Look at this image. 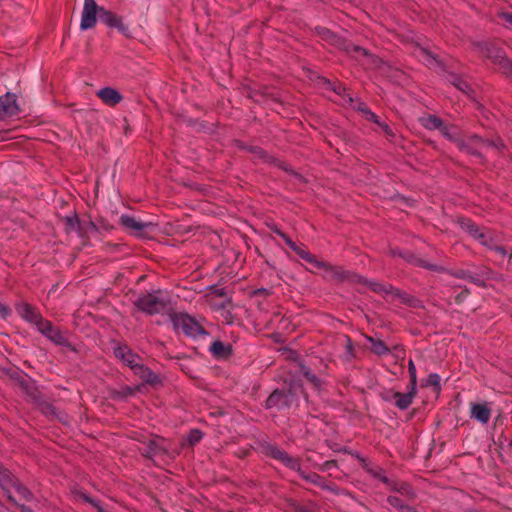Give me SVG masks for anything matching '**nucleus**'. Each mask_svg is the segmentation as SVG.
<instances>
[{"label": "nucleus", "mask_w": 512, "mask_h": 512, "mask_svg": "<svg viewBox=\"0 0 512 512\" xmlns=\"http://www.w3.org/2000/svg\"><path fill=\"white\" fill-rule=\"evenodd\" d=\"M97 15L106 26L116 28L121 34L129 37L128 26L123 23L122 17L104 7L98 6L95 0H84L80 23L81 30L94 28L97 23Z\"/></svg>", "instance_id": "nucleus-1"}, {"label": "nucleus", "mask_w": 512, "mask_h": 512, "mask_svg": "<svg viewBox=\"0 0 512 512\" xmlns=\"http://www.w3.org/2000/svg\"><path fill=\"white\" fill-rule=\"evenodd\" d=\"M457 147L459 150L477 156L483 161L484 156L480 152L481 147H491L501 152L505 145L500 137L484 139L477 134H473L466 138H461L458 141Z\"/></svg>", "instance_id": "nucleus-2"}, {"label": "nucleus", "mask_w": 512, "mask_h": 512, "mask_svg": "<svg viewBox=\"0 0 512 512\" xmlns=\"http://www.w3.org/2000/svg\"><path fill=\"white\" fill-rule=\"evenodd\" d=\"M169 305V299L163 296L161 290L144 293L134 301V306L147 315H157L165 312Z\"/></svg>", "instance_id": "nucleus-3"}, {"label": "nucleus", "mask_w": 512, "mask_h": 512, "mask_svg": "<svg viewBox=\"0 0 512 512\" xmlns=\"http://www.w3.org/2000/svg\"><path fill=\"white\" fill-rule=\"evenodd\" d=\"M170 320L175 330H181L188 337L197 338L208 334L204 326L188 313H171Z\"/></svg>", "instance_id": "nucleus-4"}, {"label": "nucleus", "mask_w": 512, "mask_h": 512, "mask_svg": "<svg viewBox=\"0 0 512 512\" xmlns=\"http://www.w3.org/2000/svg\"><path fill=\"white\" fill-rule=\"evenodd\" d=\"M316 268L323 269L327 273V278L335 283H350L364 282L365 277L355 272L344 269L342 266H335L325 261H319Z\"/></svg>", "instance_id": "nucleus-5"}, {"label": "nucleus", "mask_w": 512, "mask_h": 512, "mask_svg": "<svg viewBox=\"0 0 512 512\" xmlns=\"http://www.w3.org/2000/svg\"><path fill=\"white\" fill-rule=\"evenodd\" d=\"M260 449L265 456L281 462L289 469L300 471V460L290 456L286 451L280 449L277 445L270 442H262L260 443Z\"/></svg>", "instance_id": "nucleus-6"}, {"label": "nucleus", "mask_w": 512, "mask_h": 512, "mask_svg": "<svg viewBox=\"0 0 512 512\" xmlns=\"http://www.w3.org/2000/svg\"><path fill=\"white\" fill-rule=\"evenodd\" d=\"M459 224L463 230H465L472 238L477 240L481 245L492 249V243L494 238L492 233L486 228L479 227L472 220L467 218H461Z\"/></svg>", "instance_id": "nucleus-7"}, {"label": "nucleus", "mask_w": 512, "mask_h": 512, "mask_svg": "<svg viewBox=\"0 0 512 512\" xmlns=\"http://www.w3.org/2000/svg\"><path fill=\"white\" fill-rule=\"evenodd\" d=\"M37 330L55 345L74 350L65 333L59 327L54 326L51 321L45 319Z\"/></svg>", "instance_id": "nucleus-8"}, {"label": "nucleus", "mask_w": 512, "mask_h": 512, "mask_svg": "<svg viewBox=\"0 0 512 512\" xmlns=\"http://www.w3.org/2000/svg\"><path fill=\"white\" fill-rule=\"evenodd\" d=\"M474 47L482 57L489 59L495 66L507 56L504 49L492 41L476 42Z\"/></svg>", "instance_id": "nucleus-9"}, {"label": "nucleus", "mask_w": 512, "mask_h": 512, "mask_svg": "<svg viewBox=\"0 0 512 512\" xmlns=\"http://www.w3.org/2000/svg\"><path fill=\"white\" fill-rule=\"evenodd\" d=\"M20 113L17 97L14 93L7 92L0 96V120H6Z\"/></svg>", "instance_id": "nucleus-10"}, {"label": "nucleus", "mask_w": 512, "mask_h": 512, "mask_svg": "<svg viewBox=\"0 0 512 512\" xmlns=\"http://www.w3.org/2000/svg\"><path fill=\"white\" fill-rule=\"evenodd\" d=\"M211 291L206 295L209 305L215 310L227 309L232 304V299L227 295L225 288H210Z\"/></svg>", "instance_id": "nucleus-11"}, {"label": "nucleus", "mask_w": 512, "mask_h": 512, "mask_svg": "<svg viewBox=\"0 0 512 512\" xmlns=\"http://www.w3.org/2000/svg\"><path fill=\"white\" fill-rule=\"evenodd\" d=\"M392 254L403 258L407 263L417 266V267H422L427 270L435 271V272H439V273H443L446 271V268H444L443 266L431 264L411 252L402 253L397 250H392Z\"/></svg>", "instance_id": "nucleus-12"}, {"label": "nucleus", "mask_w": 512, "mask_h": 512, "mask_svg": "<svg viewBox=\"0 0 512 512\" xmlns=\"http://www.w3.org/2000/svg\"><path fill=\"white\" fill-rule=\"evenodd\" d=\"M16 311L25 321L35 325L37 329L41 325V322L45 320L36 307L26 302L17 304Z\"/></svg>", "instance_id": "nucleus-13"}, {"label": "nucleus", "mask_w": 512, "mask_h": 512, "mask_svg": "<svg viewBox=\"0 0 512 512\" xmlns=\"http://www.w3.org/2000/svg\"><path fill=\"white\" fill-rule=\"evenodd\" d=\"M114 355L120 359L124 364L133 370L140 363V356L133 352L132 349L126 344H119L114 348Z\"/></svg>", "instance_id": "nucleus-14"}, {"label": "nucleus", "mask_w": 512, "mask_h": 512, "mask_svg": "<svg viewBox=\"0 0 512 512\" xmlns=\"http://www.w3.org/2000/svg\"><path fill=\"white\" fill-rule=\"evenodd\" d=\"M290 395L291 391H285L280 389H275L269 397L265 401V408H281L288 407L290 404Z\"/></svg>", "instance_id": "nucleus-15"}, {"label": "nucleus", "mask_w": 512, "mask_h": 512, "mask_svg": "<svg viewBox=\"0 0 512 512\" xmlns=\"http://www.w3.org/2000/svg\"><path fill=\"white\" fill-rule=\"evenodd\" d=\"M416 394L417 386L413 389L412 386L409 385L407 393L391 392V398L395 400V406L397 408L405 410L412 404Z\"/></svg>", "instance_id": "nucleus-16"}, {"label": "nucleus", "mask_w": 512, "mask_h": 512, "mask_svg": "<svg viewBox=\"0 0 512 512\" xmlns=\"http://www.w3.org/2000/svg\"><path fill=\"white\" fill-rule=\"evenodd\" d=\"M16 477L0 463V487L5 492L7 500L11 504H16V500L11 494V485L15 482Z\"/></svg>", "instance_id": "nucleus-17"}, {"label": "nucleus", "mask_w": 512, "mask_h": 512, "mask_svg": "<svg viewBox=\"0 0 512 512\" xmlns=\"http://www.w3.org/2000/svg\"><path fill=\"white\" fill-rule=\"evenodd\" d=\"M64 221L67 232L77 230L81 237H83L86 231H88L89 229L97 230V226L93 221H89L86 225H82L76 214H74L73 216L65 217Z\"/></svg>", "instance_id": "nucleus-18"}, {"label": "nucleus", "mask_w": 512, "mask_h": 512, "mask_svg": "<svg viewBox=\"0 0 512 512\" xmlns=\"http://www.w3.org/2000/svg\"><path fill=\"white\" fill-rule=\"evenodd\" d=\"M96 95L102 102L110 107H114L123 100V96L119 91L111 87H104L97 91Z\"/></svg>", "instance_id": "nucleus-19"}, {"label": "nucleus", "mask_w": 512, "mask_h": 512, "mask_svg": "<svg viewBox=\"0 0 512 512\" xmlns=\"http://www.w3.org/2000/svg\"><path fill=\"white\" fill-rule=\"evenodd\" d=\"M470 417L472 419H476L482 424H486L491 417V408L488 403H472Z\"/></svg>", "instance_id": "nucleus-20"}, {"label": "nucleus", "mask_w": 512, "mask_h": 512, "mask_svg": "<svg viewBox=\"0 0 512 512\" xmlns=\"http://www.w3.org/2000/svg\"><path fill=\"white\" fill-rule=\"evenodd\" d=\"M297 472L307 482H310V483L320 487L321 489L329 490L333 493H337V487L334 484H328L325 481V479L322 476H320L319 474H317L315 472L306 473V472L302 471L301 469H300V471H297Z\"/></svg>", "instance_id": "nucleus-21"}, {"label": "nucleus", "mask_w": 512, "mask_h": 512, "mask_svg": "<svg viewBox=\"0 0 512 512\" xmlns=\"http://www.w3.org/2000/svg\"><path fill=\"white\" fill-rule=\"evenodd\" d=\"M394 300L399 299L400 302L404 305H407L409 307L417 308L420 306V300L414 297L413 295L406 293L394 286H392L390 295L388 296V299Z\"/></svg>", "instance_id": "nucleus-22"}, {"label": "nucleus", "mask_w": 512, "mask_h": 512, "mask_svg": "<svg viewBox=\"0 0 512 512\" xmlns=\"http://www.w3.org/2000/svg\"><path fill=\"white\" fill-rule=\"evenodd\" d=\"M132 371L146 384L155 385L160 382L158 375L142 363H139Z\"/></svg>", "instance_id": "nucleus-23"}, {"label": "nucleus", "mask_w": 512, "mask_h": 512, "mask_svg": "<svg viewBox=\"0 0 512 512\" xmlns=\"http://www.w3.org/2000/svg\"><path fill=\"white\" fill-rule=\"evenodd\" d=\"M290 249H292L301 259L314 265L316 267L319 260L311 254L305 247L304 244L297 245L291 238L287 239L286 243Z\"/></svg>", "instance_id": "nucleus-24"}, {"label": "nucleus", "mask_w": 512, "mask_h": 512, "mask_svg": "<svg viewBox=\"0 0 512 512\" xmlns=\"http://www.w3.org/2000/svg\"><path fill=\"white\" fill-rule=\"evenodd\" d=\"M356 284L367 286L371 291L380 294L387 300L393 286L385 282L370 281L367 278H365L364 282H356Z\"/></svg>", "instance_id": "nucleus-25"}, {"label": "nucleus", "mask_w": 512, "mask_h": 512, "mask_svg": "<svg viewBox=\"0 0 512 512\" xmlns=\"http://www.w3.org/2000/svg\"><path fill=\"white\" fill-rule=\"evenodd\" d=\"M210 352L216 359H228L232 355V346L216 340L212 342Z\"/></svg>", "instance_id": "nucleus-26"}, {"label": "nucleus", "mask_w": 512, "mask_h": 512, "mask_svg": "<svg viewBox=\"0 0 512 512\" xmlns=\"http://www.w3.org/2000/svg\"><path fill=\"white\" fill-rule=\"evenodd\" d=\"M360 462L362 468L373 478L379 479L382 483L386 485L390 484V480L385 475V471L383 470V468L371 465L365 458H360Z\"/></svg>", "instance_id": "nucleus-27"}, {"label": "nucleus", "mask_w": 512, "mask_h": 512, "mask_svg": "<svg viewBox=\"0 0 512 512\" xmlns=\"http://www.w3.org/2000/svg\"><path fill=\"white\" fill-rule=\"evenodd\" d=\"M391 490L396 491L400 493L401 495L405 496L408 500H415L416 493L413 490L412 486L407 482H391L388 484Z\"/></svg>", "instance_id": "nucleus-28"}, {"label": "nucleus", "mask_w": 512, "mask_h": 512, "mask_svg": "<svg viewBox=\"0 0 512 512\" xmlns=\"http://www.w3.org/2000/svg\"><path fill=\"white\" fill-rule=\"evenodd\" d=\"M419 123L427 130H439L442 127L443 121L436 115L428 114L420 117Z\"/></svg>", "instance_id": "nucleus-29"}, {"label": "nucleus", "mask_w": 512, "mask_h": 512, "mask_svg": "<svg viewBox=\"0 0 512 512\" xmlns=\"http://www.w3.org/2000/svg\"><path fill=\"white\" fill-rule=\"evenodd\" d=\"M445 272H447L449 275H451L455 278L468 280V281L476 284L477 286H484V282L479 277L472 275L470 272H468L466 270H463V269L447 270L446 269Z\"/></svg>", "instance_id": "nucleus-30"}, {"label": "nucleus", "mask_w": 512, "mask_h": 512, "mask_svg": "<svg viewBox=\"0 0 512 512\" xmlns=\"http://www.w3.org/2000/svg\"><path fill=\"white\" fill-rule=\"evenodd\" d=\"M439 131L446 139L456 143V145L458 144V141H460L461 139V137H459L458 129L454 125H445L443 123Z\"/></svg>", "instance_id": "nucleus-31"}, {"label": "nucleus", "mask_w": 512, "mask_h": 512, "mask_svg": "<svg viewBox=\"0 0 512 512\" xmlns=\"http://www.w3.org/2000/svg\"><path fill=\"white\" fill-rule=\"evenodd\" d=\"M122 226L133 231H142L144 224L138 222L134 217L129 215H122L119 219Z\"/></svg>", "instance_id": "nucleus-32"}, {"label": "nucleus", "mask_w": 512, "mask_h": 512, "mask_svg": "<svg viewBox=\"0 0 512 512\" xmlns=\"http://www.w3.org/2000/svg\"><path fill=\"white\" fill-rule=\"evenodd\" d=\"M368 341L371 343V351L376 355H387L390 352V349L382 340L374 339L373 337H368Z\"/></svg>", "instance_id": "nucleus-33"}, {"label": "nucleus", "mask_w": 512, "mask_h": 512, "mask_svg": "<svg viewBox=\"0 0 512 512\" xmlns=\"http://www.w3.org/2000/svg\"><path fill=\"white\" fill-rule=\"evenodd\" d=\"M451 83L468 97H471L472 94L474 93V90L471 87V85L466 80L459 76H453V80Z\"/></svg>", "instance_id": "nucleus-34"}, {"label": "nucleus", "mask_w": 512, "mask_h": 512, "mask_svg": "<svg viewBox=\"0 0 512 512\" xmlns=\"http://www.w3.org/2000/svg\"><path fill=\"white\" fill-rule=\"evenodd\" d=\"M300 371L303 376L310 382L314 388L320 389L322 381L311 371V369L304 364H300Z\"/></svg>", "instance_id": "nucleus-35"}, {"label": "nucleus", "mask_w": 512, "mask_h": 512, "mask_svg": "<svg viewBox=\"0 0 512 512\" xmlns=\"http://www.w3.org/2000/svg\"><path fill=\"white\" fill-rule=\"evenodd\" d=\"M11 488H14L17 493L26 501H32L33 494L32 492L23 485L17 478L15 479V482L11 485Z\"/></svg>", "instance_id": "nucleus-36"}, {"label": "nucleus", "mask_w": 512, "mask_h": 512, "mask_svg": "<svg viewBox=\"0 0 512 512\" xmlns=\"http://www.w3.org/2000/svg\"><path fill=\"white\" fill-rule=\"evenodd\" d=\"M496 67L499 72L512 79V59L506 56L502 61L498 63Z\"/></svg>", "instance_id": "nucleus-37"}, {"label": "nucleus", "mask_w": 512, "mask_h": 512, "mask_svg": "<svg viewBox=\"0 0 512 512\" xmlns=\"http://www.w3.org/2000/svg\"><path fill=\"white\" fill-rule=\"evenodd\" d=\"M358 111H360L364 115L366 120L371 121L375 124H380L379 117L374 112H372L367 107L366 104H364V103L359 104Z\"/></svg>", "instance_id": "nucleus-38"}, {"label": "nucleus", "mask_w": 512, "mask_h": 512, "mask_svg": "<svg viewBox=\"0 0 512 512\" xmlns=\"http://www.w3.org/2000/svg\"><path fill=\"white\" fill-rule=\"evenodd\" d=\"M137 390H138V388H132L129 386H125L119 391H113L111 393V397L113 399H123V398L134 395Z\"/></svg>", "instance_id": "nucleus-39"}, {"label": "nucleus", "mask_w": 512, "mask_h": 512, "mask_svg": "<svg viewBox=\"0 0 512 512\" xmlns=\"http://www.w3.org/2000/svg\"><path fill=\"white\" fill-rule=\"evenodd\" d=\"M344 50L349 54H357V55H362V56L369 55V53L366 49H364L360 46L354 45L352 43L345 44Z\"/></svg>", "instance_id": "nucleus-40"}, {"label": "nucleus", "mask_w": 512, "mask_h": 512, "mask_svg": "<svg viewBox=\"0 0 512 512\" xmlns=\"http://www.w3.org/2000/svg\"><path fill=\"white\" fill-rule=\"evenodd\" d=\"M203 432L199 429H192L188 434V443L190 446H194L199 443L203 438Z\"/></svg>", "instance_id": "nucleus-41"}, {"label": "nucleus", "mask_w": 512, "mask_h": 512, "mask_svg": "<svg viewBox=\"0 0 512 512\" xmlns=\"http://www.w3.org/2000/svg\"><path fill=\"white\" fill-rule=\"evenodd\" d=\"M440 381L441 378L437 373H431L428 375L425 385L432 386L436 391H439L441 389Z\"/></svg>", "instance_id": "nucleus-42"}, {"label": "nucleus", "mask_w": 512, "mask_h": 512, "mask_svg": "<svg viewBox=\"0 0 512 512\" xmlns=\"http://www.w3.org/2000/svg\"><path fill=\"white\" fill-rule=\"evenodd\" d=\"M148 449L152 455H160V454H164L167 452V450L165 448H163L161 445H159L156 440L149 441Z\"/></svg>", "instance_id": "nucleus-43"}, {"label": "nucleus", "mask_w": 512, "mask_h": 512, "mask_svg": "<svg viewBox=\"0 0 512 512\" xmlns=\"http://www.w3.org/2000/svg\"><path fill=\"white\" fill-rule=\"evenodd\" d=\"M387 502L394 508L400 510L403 512V510L405 509V507L407 506L402 499H400L399 497L397 496H393V495H390L388 496L387 498Z\"/></svg>", "instance_id": "nucleus-44"}, {"label": "nucleus", "mask_w": 512, "mask_h": 512, "mask_svg": "<svg viewBox=\"0 0 512 512\" xmlns=\"http://www.w3.org/2000/svg\"><path fill=\"white\" fill-rule=\"evenodd\" d=\"M408 372L410 376V386L414 389L415 386H417V374H416V367L413 362V360H409L408 362Z\"/></svg>", "instance_id": "nucleus-45"}, {"label": "nucleus", "mask_w": 512, "mask_h": 512, "mask_svg": "<svg viewBox=\"0 0 512 512\" xmlns=\"http://www.w3.org/2000/svg\"><path fill=\"white\" fill-rule=\"evenodd\" d=\"M317 32H318V35L323 39V40H326V41H334L335 38H336V35L331 32L329 29H326V28H317Z\"/></svg>", "instance_id": "nucleus-46"}, {"label": "nucleus", "mask_w": 512, "mask_h": 512, "mask_svg": "<svg viewBox=\"0 0 512 512\" xmlns=\"http://www.w3.org/2000/svg\"><path fill=\"white\" fill-rule=\"evenodd\" d=\"M419 53H420V55H422L425 58V60H426V62L428 64H430L431 61H434V62L438 63V60H437L436 56L433 55L427 49H425L423 47H419Z\"/></svg>", "instance_id": "nucleus-47"}, {"label": "nucleus", "mask_w": 512, "mask_h": 512, "mask_svg": "<svg viewBox=\"0 0 512 512\" xmlns=\"http://www.w3.org/2000/svg\"><path fill=\"white\" fill-rule=\"evenodd\" d=\"M269 228H270V230H271L273 233H275V234H277L278 236H280V237L284 240V242H285V243H287V239H290V237H289L286 233H284L281 229H279V228L277 227V225H275V224L270 225V226H269Z\"/></svg>", "instance_id": "nucleus-48"}, {"label": "nucleus", "mask_w": 512, "mask_h": 512, "mask_svg": "<svg viewBox=\"0 0 512 512\" xmlns=\"http://www.w3.org/2000/svg\"><path fill=\"white\" fill-rule=\"evenodd\" d=\"M251 152L255 153L259 158L264 159L265 161H270V157L267 155V153L259 147H253L250 149Z\"/></svg>", "instance_id": "nucleus-49"}, {"label": "nucleus", "mask_w": 512, "mask_h": 512, "mask_svg": "<svg viewBox=\"0 0 512 512\" xmlns=\"http://www.w3.org/2000/svg\"><path fill=\"white\" fill-rule=\"evenodd\" d=\"M470 294V290L468 288H464L459 294L455 296V302L457 304L462 303Z\"/></svg>", "instance_id": "nucleus-50"}, {"label": "nucleus", "mask_w": 512, "mask_h": 512, "mask_svg": "<svg viewBox=\"0 0 512 512\" xmlns=\"http://www.w3.org/2000/svg\"><path fill=\"white\" fill-rule=\"evenodd\" d=\"M332 467H337V461L336 460H328V461H325L321 467H320V470L321 471H327L329 469H331Z\"/></svg>", "instance_id": "nucleus-51"}, {"label": "nucleus", "mask_w": 512, "mask_h": 512, "mask_svg": "<svg viewBox=\"0 0 512 512\" xmlns=\"http://www.w3.org/2000/svg\"><path fill=\"white\" fill-rule=\"evenodd\" d=\"M377 125L382 128L383 132L386 135L391 136V137L394 136V133H393L392 129L390 128V126L388 124L380 121V124H377Z\"/></svg>", "instance_id": "nucleus-52"}, {"label": "nucleus", "mask_w": 512, "mask_h": 512, "mask_svg": "<svg viewBox=\"0 0 512 512\" xmlns=\"http://www.w3.org/2000/svg\"><path fill=\"white\" fill-rule=\"evenodd\" d=\"M9 315H10V309L7 306L0 303V316L5 319Z\"/></svg>", "instance_id": "nucleus-53"}, {"label": "nucleus", "mask_w": 512, "mask_h": 512, "mask_svg": "<svg viewBox=\"0 0 512 512\" xmlns=\"http://www.w3.org/2000/svg\"><path fill=\"white\" fill-rule=\"evenodd\" d=\"M500 18L503 19L506 23L512 25V12L511 13H508V12H503L501 13L500 15Z\"/></svg>", "instance_id": "nucleus-54"}, {"label": "nucleus", "mask_w": 512, "mask_h": 512, "mask_svg": "<svg viewBox=\"0 0 512 512\" xmlns=\"http://www.w3.org/2000/svg\"><path fill=\"white\" fill-rule=\"evenodd\" d=\"M491 250H494L495 252L499 253L502 256H506L507 255V251H506L504 246H493L492 245V249Z\"/></svg>", "instance_id": "nucleus-55"}, {"label": "nucleus", "mask_w": 512, "mask_h": 512, "mask_svg": "<svg viewBox=\"0 0 512 512\" xmlns=\"http://www.w3.org/2000/svg\"><path fill=\"white\" fill-rule=\"evenodd\" d=\"M83 500L89 504H91L92 506H98V501L94 500L93 498H91L90 496L84 494L82 496Z\"/></svg>", "instance_id": "nucleus-56"}, {"label": "nucleus", "mask_w": 512, "mask_h": 512, "mask_svg": "<svg viewBox=\"0 0 512 512\" xmlns=\"http://www.w3.org/2000/svg\"><path fill=\"white\" fill-rule=\"evenodd\" d=\"M42 411L46 414L48 413H54V407L49 404V403H45L43 406H42Z\"/></svg>", "instance_id": "nucleus-57"}, {"label": "nucleus", "mask_w": 512, "mask_h": 512, "mask_svg": "<svg viewBox=\"0 0 512 512\" xmlns=\"http://www.w3.org/2000/svg\"><path fill=\"white\" fill-rule=\"evenodd\" d=\"M15 505L17 507H19L21 512H33V510L30 507L26 506V505H19L17 502H16Z\"/></svg>", "instance_id": "nucleus-58"}, {"label": "nucleus", "mask_w": 512, "mask_h": 512, "mask_svg": "<svg viewBox=\"0 0 512 512\" xmlns=\"http://www.w3.org/2000/svg\"><path fill=\"white\" fill-rule=\"evenodd\" d=\"M334 91L338 94V95H342L344 92H345V87H343L341 84L337 85L336 87H334Z\"/></svg>", "instance_id": "nucleus-59"}, {"label": "nucleus", "mask_w": 512, "mask_h": 512, "mask_svg": "<svg viewBox=\"0 0 512 512\" xmlns=\"http://www.w3.org/2000/svg\"><path fill=\"white\" fill-rule=\"evenodd\" d=\"M403 512H417L416 509L412 506L407 505Z\"/></svg>", "instance_id": "nucleus-60"}, {"label": "nucleus", "mask_w": 512, "mask_h": 512, "mask_svg": "<svg viewBox=\"0 0 512 512\" xmlns=\"http://www.w3.org/2000/svg\"><path fill=\"white\" fill-rule=\"evenodd\" d=\"M98 512H104V509L102 508V506L98 503V506H94Z\"/></svg>", "instance_id": "nucleus-61"}, {"label": "nucleus", "mask_w": 512, "mask_h": 512, "mask_svg": "<svg viewBox=\"0 0 512 512\" xmlns=\"http://www.w3.org/2000/svg\"><path fill=\"white\" fill-rule=\"evenodd\" d=\"M508 448L509 450L512 452V440L510 441L509 445H508Z\"/></svg>", "instance_id": "nucleus-62"}, {"label": "nucleus", "mask_w": 512, "mask_h": 512, "mask_svg": "<svg viewBox=\"0 0 512 512\" xmlns=\"http://www.w3.org/2000/svg\"><path fill=\"white\" fill-rule=\"evenodd\" d=\"M509 262L512 264V253L509 256Z\"/></svg>", "instance_id": "nucleus-63"}, {"label": "nucleus", "mask_w": 512, "mask_h": 512, "mask_svg": "<svg viewBox=\"0 0 512 512\" xmlns=\"http://www.w3.org/2000/svg\"><path fill=\"white\" fill-rule=\"evenodd\" d=\"M386 401H389L391 398L390 397H385L384 398Z\"/></svg>", "instance_id": "nucleus-64"}]
</instances>
